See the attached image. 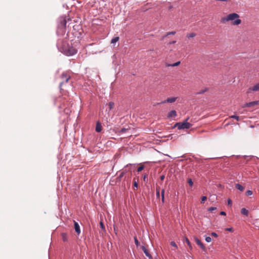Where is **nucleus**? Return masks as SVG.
Masks as SVG:
<instances>
[{"label":"nucleus","mask_w":259,"mask_h":259,"mask_svg":"<svg viewBox=\"0 0 259 259\" xmlns=\"http://www.w3.org/2000/svg\"><path fill=\"white\" fill-rule=\"evenodd\" d=\"M239 17V15L237 13H231L229 14L226 17L222 18L221 22L222 23H225L230 20H234V21L232 22V25H238L241 22V20L238 19Z\"/></svg>","instance_id":"f257e3e1"},{"label":"nucleus","mask_w":259,"mask_h":259,"mask_svg":"<svg viewBox=\"0 0 259 259\" xmlns=\"http://www.w3.org/2000/svg\"><path fill=\"white\" fill-rule=\"evenodd\" d=\"M188 119L189 118H188L183 122L176 123L174 127H177L179 130L189 128L191 127V124L187 122Z\"/></svg>","instance_id":"f03ea898"},{"label":"nucleus","mask_w":259,"mask_h":259,"mask_svg":"<svg viewBox=\"0 0 259 259\" xmlns=\"http://www.w3.org/2000/svg\"><path fill=\"white\" fill-rule=\"evenodd\" d=\"M64 52L66 55L70 56L76 54L77 52V50L72 47H69L64 51Z\"/></svg>","instance_id":"7ed1b4c3"},{"label":"nucleus","mask_w":259,"mask_h":259,"mask_svg":"<svg viewBox=\"0 0 259 259\" xmlns=\"http://www.w3.org/2000/svg\"><path fill=\"white\" fill-rule=\"evenodd\" d=\"M61 78L63 80V81L60 83L59 86L61 87L63 83L67 82L70 79V76L67 75V74L65 72H63L61 75Z\"/></svg>","instance_id":"20e7f679"},{"label":"nucleus","mask_w":259,"mask_h":259,"mask_svg":"<svg viewBox=\"0 0 259 259\" xmlns=\"http://www.w3.org/2000/svg\"><path fill=\"white\" fill-rule=\"evenodd\" d=\"M196 244L203 250H205L206 247L204 245V244L201 242V241L197 237H195L194 238Z\"/></svg>","instance_id":"39448f33"},{"label":"nucleus","mask_w":259,"mask_h":259,"mask_svg":"<svg viewBox=\"0 0 259 259\" xmlns=\"http://www.w3.org/2000/svg\"><path fill=\"white\" fill-rule=\"evenodd\" d=\"M141 248L146 256H147L149 259H153L152 255L145 246H142Z\"/></svg>","instance_id":"423d86ee"},{"label":"nucleus","mask_w":259,"mask_h":259,"mask_svg":"<svg viewBox=\"0 0 259 259\" xmlns=\"http://www.w3.org/2000/svg\"><path fill=\"white\" fill-rule=\"evenodd\" d=\"M177 100L176 97H171V98H168L166 100L162 101L161 104H164L166 103H173L175 102Z\"/></svg>","instance_id":"0eeeda50"},{"label":"nucleus","mask_w":259,"mask_h":259,"mask_svg":"<svg viewBox=\"0 0 259 259\" xmlns=\"http://www.w3.org/2000/svg\"><path fill=\"white\" fill-rule=\"evenodd\" d=\"M74 226L75 232L77 234H79L80 233V230L79 224L77 222L74 221Z\"/></svg>","instance_id":"6e6552de"},{"label":"nucleus","mask_w":259,"mask_h":259,"mask_svg":"<svg viewBox=\"0 0 259 259\" xmlns=\"http://www.w3.org/2000/svg\"><path fill=\"white\" fill-rule=\"evenodd\" d=\"M258 103V101H253L249 103H247L245 104L243 106V107H251L255 105H257Z\"/></svg>","instance_id":"1a4fd4ad"},{"label":"nucleus","mask_w":259,"mask_h":259,"mask_svg":"<svg viewBox=\"0 0 259 259\" xmlns=\"http://www.w3.org/2000/svg\"><path fill=\"white\" fill-rule=\"evenodd\" d=\"M177 116V112L175 110L170 111L167 114L168 118L175 117Z\"/></svg>","instance_id":"9d476101"},{"label":"nucleus","mask_w":259,"mask_h":259,"mask_svg":"<svg viewBox=\"0 0 259 259\" xmlns=\"http://www.w3.org/2000/svg\"><path fill=\"white\" fill-rule=\"evenodd\" d=\"M102 127L101 123L97 122L96 126V131L98 133L102 131Z\"/></svg>","instance_id":"9b49d317"},{"label":"nucleus","mask_w":259,"mask_h":259,"mask_svg":"<svg viewBox=\"0 0 259 259\" xmlns=\"http://www.w3.org/2000/svg\"><path fill=\"white\" fill-rule=\"evenodd\" d=\"M250 90H252L253 91H259V82L255 85H254L252 88H249Z\"/></svg>","instance_id":"f8f14e48"},{"label":"nucleus","mask_w":259,"mask_h":259,"mask_svg":"<svg viewBox=\"0 0 259 259\" xmlns=\"http://www.w3.org/2000/svg\"><path fill=\"white\" fill-rule=\"evenodd\" d=\"M241 213L245 216H248L249 212L248 210H247L245 208H242L241 209Z\"/></svg>","instance_id":"ddd939ff"},{"label":"nucleus","mask_w":259,"mask_h":259,"mask_svg":"<svg viewBox=\"0 0 259 259\" xmlns=\"http://www.w3.org/2000/svg\"><path fill=\"white\" fill-rule=\"evenodd\" d=\"M235 188L240 191H243L244 189V188L239 184H236L235 185Z\"/></svg>","instance_id":"4468645a"},{"label":"nucleus","mask_w":259,"mask_h":259,"mask_svg":"<svg viewBox=\"0 0 259 259\" xmlns=\"http://www.w3.org/2000/svg\"><path fill=\"white\" fill-rule=\"evenodd\" d=\"M61 236L63 241L66 242L67 241L68 236L66 233H62Z\"/></svg>","instance_id":"2eb2a0df"},{"label":"nucleus","mask_w":259,"mask_h":259,"mask_svg":"<svg viewBox=\"0 0 259 259\" xmlns=\"http://www.w3.org/2000/svg\"><path fill=\"white\" fill-rule=\"evenodd\" d=\"M119 39V38L118 36L114 37L112 38L111 41V44H114V43L116 42L117 41H118Z\"/></svg>","instance_id":"dca6fc26"},{"label":"nucleus","mask_w":259,"mask_h":259,"mask_svg":"<svg viewBox=\"0 0 259 259\" xmlns=\"http://www.w3.org/2000/svg\"><path fill=\"white\" fill-rule=\"evenodd\" d=\"M126 172V170H123V171H122L120 174L118 176V177L117 178V179H118L119 180H120L124 175L125 173Z\"/></svg>","instance_id":"f3484780"},{"label":"nucleus","mask_w":259,"mask_h":259,"mask_svg":"<svg viewBox=\"0 0 259 259\" xmlns=\"http://www.w3.org/2000/svg\"><path fill=\"white\" fill-rule=\"evenodd\" d=\"M208 90V89L207 88H205L199 91L197 94H202L205 93Z\"/></svg>","instance_id":"a211bd4d"},{"label":"nucleus","mask_w":259,"mask_h":259,"mask_svg":"<svg viewBox=\"0 0 259 259\" xmlns=\"http://www.w3.org/2000/svg\"><path fill=\"white\" fill-rule=\"evenodd\" d=\"M161 201L162 203L164 202V190L162 189L161 190Z\"/></svg>","instance_id":"6ab92c4d"},{"label":"nucleus","mask_w":259,"mask_h":259,"mask_svg":"<svg viewBox=\"0 0 259 259\" xmlns=\"http://www.w3.org/2000/svg\"><path fill=\"white\" fill-rule=\"evenodd\" d=\"M60 24L61 25H62L64 27H66V21L65 19H63L60 21Z\"/></svg>","instance_id":"aec40b11"},{"label":"nucleus","mask_w":259,"mask_h":259,"mask_svg":"<svg viewBox=\"0 0 259 259\" xmlns=\"http://www.w3.org/2000/svg\"><path fill=\"white\" fill-rule=\"evenodd\" d=\"M187 36L188 38H193L196 36V33H195L194 32L188 33V34H187Z\"/></svg>","instance_id":"412c9836"},{"label":"nucleus","mask_w":259,"mask_h":259,"mask_svg":"<svg viewBox=\"0 0 259 259\" xmlns=\"http://www.w3.org/2000/svg\"><path fill=\"white\" fill-rule=\"evenodd\" d=\"M185 241H186V243L187 244V245L189 246V248L190 249H192V246L191 245V242L189 240V239L188 238H186L185 239Z\"/></svg>","instance_id":"4be33fe9"},{"label":"nucleus","mask_w":259,"mask_h":259,"mask_svg":"<svg viewBox=\"0 0 259 259\" xmlns=\"http://www.w3.org/2000/svg\"><path fill=\"white\" fill-rule=\"evenodd\" d=\"M176 33V31H170V32H168L166 33V34L163 36V38H164L165 37L168 36V35H174Z\"/></svg>","instance_id":"5701e85b"},{"label":"nucleus","mask_w":259,"mask_h":259,"mask_svg":"<svg viewBox=\"0 0 259 259\" xmlns=\"http://www.w3.org/2000/svg\"><path fill=\"white\" fill-rule=\"evenodd\" d=\"M134 241H135V243L136 245L137 246H138L139 245H140V243L137 238V237H134Z\"/></svg>","instance_id":"b1692460"},{"label":"nucleus","mask_w":259,"mask_h":259,"mask_svg":"<svg viewBox=\"0 0 259 259\" xmlns=\"http://www.w3.org/2000/svg\"><path fill=\"white\" fill-rule=\"evenodd\" d=\"M230 118L235 119L237 121H238L239 120V119H240V118H239V117L238 116H237V115H233L230 116Z\"/></svg>","instance_id":"393cba45"},{"label":"nucleus","mask_w":259,"mask_h":259,"mask_svg":"<svg viewBox=\"0 0 259 259\" xmlns=\"http://www.w3.org/2000/svg\"><path fill=\"white\" fill-rule=\"evenodd\" d=\"M128 129V128H125V127H122L119 131V132L120 133H125Z\"/></svg>","instance_id":"a878e982"},{"label":"nucleus","mask_w":259,"mask_h":259,"mask_svg":"<svg viewBox=\"0 0 259 259\" xmlns=\"http://www.w3.org/2000/svg\"><path fill=\"white\" fill-rule=\"evenodd\" d=\"M205 240L207 242H210L212 240V239L210 237L207 236L205 237Z\"/></svg>","instance_id":"bb28decb"},{"label":"nucleus","mask_w":259,"mask_h":259,"mask_svg":"<svg viewBox=\"0 0 259 259\" xmlns=\"http://www.w3.org/2000/svg\"><path fill=\"white\" fill-rule=\"evenodd\" d=\"M180 64V61H178L172 64H170V65H169V66H178L179 64Z\"/></svg>","instance_id":"cd10ccee"},{"label":"nucleus","mask_w":259,"mask_h":259,"mask_svg":"<svg viewBox=\"0 0 259 259\" xmlns=\"http://www.w3.org/2000/svg\"><path fill=\"white\" fill-rule=\"evenodd\" d=\"M144 168V166L142 165L138 168L137 171L138 172H140V171H142V170H143Z\"/></svg>","instance_id":"c85d7f7f"},{"label":"nucleus","mask_w":259,"mask_h":259,"mask_svg":"<svg viewBox=\"0 0 259 259\" xmlns=\"http://www.w3.org/2000/svg\"><path fill=\"white\" fill-rule=\"evenodd\" d=\"M134 188H136V189H137L138 188V182L135 181V179H134Z\"/></svg>","instance_id":"c756f323"},{"label":"nucleus","mask_w":259,"mask_h":259,"mask_svg":"<svg viewBox=\"0 0 259 259\" xmlns=\"http://www.w3.org/2000/svg\"><path fill=\"white\" fill-rule=\"evenodd\" d=\"M207 199V197L203 196L201 197V203H204Z\"/></svg>","instance_id":"7c9ffc66"},{"label":"nucleus","mask_w":259,"mask_h":259,"mask_svg":"<svg viewBox=\"0 0 259 259\" xmlns=\"http://www.w3.org/2000/svg\"><path fill=\"white\" fill-rule=\"evenodd\" d=\"M246 194L247 196H250L252 194V191L251 190H247L246 192Z\"/></svg>","instance_id":"2f4dec72"},{"label":"nucleus","mask_w":259,"mask_h":259,"mask_svg":"<svg viewBox=\"0 0 259 259\" xmlns=\"http://www.w3.org/2000/svg\"><path fill=\"white\" fill-rule=\"evenodd\" d=\"M217 209V207H211L208 208V211H212L213 210H214Z\"/></svg>","instance_id":"473e14b6"},{"label":"nucleus","mask_w":259,"mask_h":259,"mask_svg":"<svg viewBox=\"0 0 259 259\" xmlns=\"http://www.w3.org/2000/svg\"><path fill=\"white\" fill-rule=\"evenodd\" d=\"M113 105H114L113 102H110L109 103V106L110 109H111L113 108Z\"/></svg>","instance_id":"72a5a7b5"},{"label":"nucleus","mask_w":259,"mask_h":259,"mask_svg":"<svg viewBox=\"0 0 259 259\" xmlns=\"http://www.w3.org/2000/svg\"><path fill=\"white\" fill-rule=\"evenodd\" d=\"M188 183L190 186H192L193 185V183L192 179H189L188 181Z\"/></svg>","instance_id":"f704fd0d"},{"label":"nucleus","mask_w":259,"mask_h":259,"mask_svg":"<svg viewBox=\"0 0 259 259\" xmlns=\"http://www.w3.org/2000/svg\"><path fill=\"white\" fill-rule=\"evenodd\" d=\"M226 230L230 232H233L234 231V229L233 228H226Z\"/></svg>","instance_id":"c9c22d12"},{"label":"nucleus","mask_w":259,"mask_h":259,"mask_svg":"<svg viewBox=\"0 0 259 259\" xmlns=\"http://www.w3.org/2000/svg\"><path fill=\"white\" fill-rule=\"evenodd\" d=\"M170 245L171 246L175 247V248H177V245L176 243L174 241H171L170 242Z\"/></svg>","instance_id":"e433bc0d"},{"label":"nucleus","mask_w":259,"mask_h":259,"mask_svg":"<svg viewBox=\"0 0 259 259\" xmlns=\"http://www.w3.org/2000/svg\"><path fill=\"white\" fill-rule=\"evenodd\" d=\"M211 236H213V237H214L215 238L218 237V235L216 233H215V232H212L211 233Z\"/></svg>","instance_id":"4c0bfd02"},{"label":"nucleus","mask_w":259,"mask_h":259,"mask_svg":"<svg viewBox=\"0 0 259 259\" xmlns=\"http://www.w3.org/2000/svg\"><path fill=\"white\" fill-rule=\"evenodd\" d=\"M156 196L157 197H159L160 196V192H159V190L158 189H156Z\"/></svg>","instance_id":"58836bf2"},{"label":"nucleus","mask_w":259,"mask_h":259,"mask_svg":"<svg viewBox=\"0 0 259 259\" xmlns=\"http://www.w3.org/2000/svg\"><path fill=\"white\" fill-rule=\"evenodd\" d=\"M227 201H228V204L229 205H232V200L230 199H228Z\"/></svg>","instance_id":"ea45409f"},{"label":"nucleus","mask_w":259,"mask_h":259,"mask_svg":"<svg viewBox=\"0 0 259 259\" xmlns=\"http://www.w3.org/2000/svg\"><path fill=\"white\" fill-rule=\"evenodd\" d=\"M100 225L102 229H105V227L103 222H101Z\"/></svg>","instance_id":"a19ab883"},{"label":"nucleus","mask_w":259,"mask_h":259,"mask_svg":"<svg viewBox=\"0 0 259 259\" xmlns=\"http://www.w3.org/2000/svg\"><path fill=\"white\" fill-rule=\"evenodd\" d=\"M220 214L222 215H226V213L224 211H222L220 212Z\"/></svg>","instance_id":"79ce46f5"},{"label":"nucleus","mask_w":259,"mask_h":259,"mask_svg":"<svg viewBox=\"0 0 259 259\" xmlns=\"http://www.w3.org/2000/svg\"><path fill=\"white\" fill-rule=\"evenodd\" d=\"M147 179V175H145L143 177V180L144 181H146Z\"/></svg>","instance_id":"37998d69"},{"label":"nucleus","mask_w":259,"mask_h":259,"mask_svg":"<svg viewBox=\"0 0 259 259\" xmlns=\"http://www.w3.org/2000/svg\"><path fill=\"white\" fill-rule=\"evenodd\" d=\"M164 178H165L164 175H162L160 176V180L161 181H163L164 179Z\"/></svg>","instance_id":"c03bdc74"},{"label":"nucleus","mask_w":259,"mask_h":259,"mask_svg":"<svg viewBox=\"0 0 259 259\" xmlns=\"http://www.w3.org/2000/svg\"><path fill=\"white\" fill-rule=\"evenodd\" d=\"M176 42V41L174 40V41H172L169 42V44L170 45H171V44H175Z\"/></svg>","instance_id":"a18cd8bd"},{"label":"nucleus","mask_w":259,"mask_h":259,"mask_svg":"<svg viewBox=\"0 0 259 259\" xmlns=\"http://www.w3.org/2000/svg\"><path fill=\"white\" fill-rule=\"evenodd\" d=\"M132 166V164H128L125 167H131Z\"/></svg>","instance_id":"49530a36"}]
</instances>
